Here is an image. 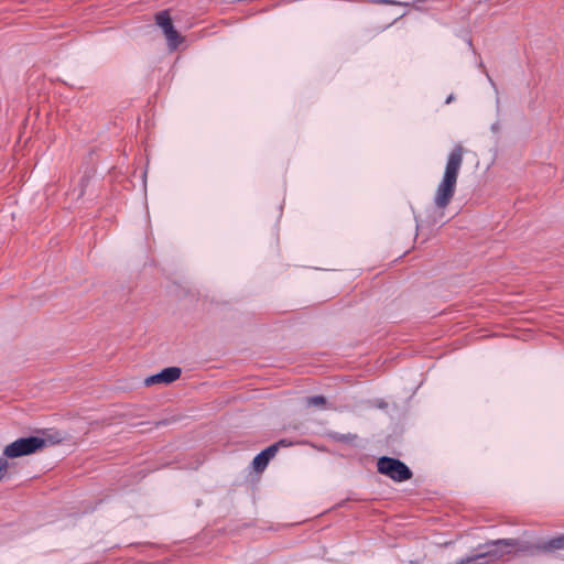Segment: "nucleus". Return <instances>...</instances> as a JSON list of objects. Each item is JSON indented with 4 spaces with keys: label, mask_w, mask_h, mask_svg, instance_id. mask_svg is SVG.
Here are the masks:
<instances>
[{
    "label": "nucleus",
    "mask_w": 564,
    "mask_h": 564,
    "mask_svg": "<svg viewBox=\"0 0 564 564\" xmlns=\"http://www.w3.org/2000/svg\"><path fill=\"white\" fill-rule=\"evenodd\" d=\"M464 152V148L457 144L447 156L445 170L442 180L437 184L433 199L435 207L438 209H445L455 195Z\"/></svg>",
    "instance_id": "f257e3e1"
},
{
    "label": "nucleus",
    "mask_w": 564,
    "mask_h": 564,
    "mask_svg": "<svg viewBox=\"0 0 564 564\" xmlns=\"http://www.w3.org/2000/svg\"><path fill=\"white\" fill-rule=\"evenodd\" d=\"M46 441L39 436L21 437L7 445L3 449L4 457H0V480L6 476L9 463L7 458H18L31 455L42 449Z\"/></svg>",
    "instance_id": "f03ea898"
},
{
    "label": "nucleus",
    "mask_w": 564,
    "mask_h": 564,
    "mask_svg": "<svg viewBox=\"0 0 564 564\" xmlns=\"http://www.w3.org/2000/svg\"><path fill=\"white\" fill-rule=\"evenodd\" d=\"M378 471L394 481H405L412 477L410 468L401 460L388 456L380 457L377 463Z\"/></svg>",
    "instance_id": "7ed1b4c3"
},
{
    "label": "nucleus",
    "mask_w": 564,
    "mask_h": 564,
    "mask_svg": "<svg viewBox=\"0 0 564 564\" xmlns=\"http://www.w3.org/2000/svg\"><path fill=\"white\" fill-rule=\"evenodd\" d=\"M518 545V541L513 539L496 540L485 545L486 551L475 555V560L488 557L490 560H499L511 552V549Z\"/></svg>",
    "instance_id": "20e7f679"
},
{
    "label": "nucleus",
    "mask_w": 564,
    "mask_h": 564,
    "mask_svg": "<svg viewBox=\"0 0 564 564\" xmlns=\"http://www.w3.org/2000/svg\"><path fill=\"white\" fill-rule=\"evenodd\" d=\"M291 443L286 442L285 440H281L265 449H263L261 453H259L252 460V465L254 470L262 471L268 466L269 462L278 453L280 446H289Z\"/></svg>",
    "instance_id": "39448f33"
},
{
    "label": "nucleus",
    "mask_w": 564,
    "mask_h": 564,
    "mask_svg": "<svg viewBox=\"0 0 564 564\" xmlns=\"http://www.w3.org/2000/svg\"><path fill=\"white\" fill-rule=\"evenodd\" d=\"M182 370L178 367H169L155 373L153 376L148 377L144 380L145 386H152L156 383H172L181 377Z\"/></svg>",
    "instance_id": "423d86ee"
},
{
    "label": "nucleus",
    "mask_w": 564,
    "mask_h": 564,
    "mask_svg": "<svg viewBox=\"0 0 564 564\" xmlns=\"http://www.w3.org/2000/svg\"><path fill=\"white\" fill-rule=\"evenodd\" d=\"M164 35L167 41V46L172 51L176 50L178 47V45L183 42V37L174 29V26L172 29H169V31Z\"/></svg>",
    "instance_id": "0eeeda50"
},
{
    "label": "nucleus",
    "mask_w": 564,
    "mask_h": 564,
    "mask_svg": "<svg viewBox=\"0 0 564 564\" xmlns=\"http://www.w3.org/2000/svg\"><path fill=\"white\" fill-rule=\"evenodd\" d=\"M156 24L162 29L163 33L166 34L169 29L173 28L171 17L167 11H161L155 15Z\"/></svg>",
    "instance_id": "6e6552de"
},
{
    "label": "nucleus",
    "mask_w": 564,
    "mask_h": 564,
    "mask_svg": "<svg viewBox=\"0 0 564 564\" xmlns=\"http://www.w3.org/2000/svg\"><path fill=\"white\" fill-rule=\"evenodd\" d=\"M562 549H564V534L550 540L549 542L541 546V550L543 551H553Z\"/></svg>",
    "instance_id": "1a4fd4ad"
},
{
    "label": "nucleus",
    "mask_w": 564,
    "mask_h": 564,
    "mask_svg": "<svg viewBox=\"0 0 564 564\" xmlns=\"http://www.w3.org/2000/svg\"><path fill=\"white\" fill-rule=\"evenodd\" d=\"M325 403L326 400L322 395L307 397L305 399L306 406H323Z\"/></svg>",
    "instance_id": "9d476101"
},
{
    "label": "nucleus",
    "mask_w": 564,
    "mask_h": 564,
    "mask_svg": "<svg viewBox=\"0 0 564 564\" xmlns=\"http://www.w3.org/2000/svg\"><path fill=\"white\" fill-rule=\"evenodd\" d=\"M453 99H454V96H453V95H449V96L447 97V99H446V101H445V102H446V104H449V102H452V100H453Z\"/></svg>",
    "instance_id": "9b49d317"
}]
</instances>
